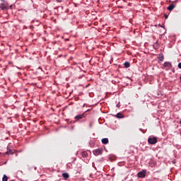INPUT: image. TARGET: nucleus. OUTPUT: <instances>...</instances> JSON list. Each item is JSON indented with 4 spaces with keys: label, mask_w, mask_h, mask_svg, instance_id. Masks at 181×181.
<instances>
[{
    "label": "nucleus",
    "mask_w": 181,
    "mask_h": 181,
    "mask_svg": "<svg viewBox=\"0 0 181 181\" xmlns=\"http://www.w3.org/2000/svg\"><path fill=\"white\" fill-rule=\"evenodd\" d=\"M148 142L150 145H155L158 142V138L149 136L148 139Z\"/></svg>",
    "instance_id": "f257e3e1"
},
{
    "label": "nucleus",
    "mask_w": 181,
    "mask_h": 181,
    "mask_svg": "<svg viewBox=\"0 0 181 181\" xmlns=\"http://www.w3.org/2000/svg\"><path fill=\"white\" fill-rule=\"evenodd\" d=\"M86 115H87L86 114V112L77 115L76 116H75L74 119H76V121H80V119H83V118H86Z\"/></svg>",
    "instance_id": "f03ea898"
},
{
    "label": "nucleus",
    "mask_w": 181,
    "mask_h": 181,
    "mask_svg": "<svg viewBox=\"0 0 181 181\" xmlns=\"http://www.w3.org/2000/svg\"><path fill=\"white\" fill-rule=\"evenodd\" d=\"M137 176H138V177H140L141 179H144V177H145L146 176V170H143L142 171L139 172L137 173Z\"/></svg>",
    "instance_id": "7ed1b4c3"
},
{
    "label": "nucleus",
    "mask_w": 181,
    "mask_h": 181,
    "mask_svg": "<svg viewBox=\"0 0 181 181\" xmlns=\"http://www.w3.org/2000/svg\"><path fill=\"white\" fill-rule=\"evenodd\" d=\"M93 155L95 156H98V155H103V149L102 148H98L93 151Z\"/></svg>",
    "instance_id": "20e7f679"
},
{
    "label": "nucleus",
    "mask_w": 181,
    "mask_h": 181,
    "mask_svg": "<svg viewBox=\"0 0 181 181\" xmlns=\"http://www.w3.org/2000/svg\"><path fill=\"white\" fill-rule=\"evenodd\" d=\"M163 66L170 70L172 69V63L170 62H164Z\"/></svg>",
    "instance_id": "39448f33"
},
{
    "label": "nucleus",
    "mask_w": 181,
    "mask_h": 181,
    "mask_svg": "<svg viewBox=\"0 0 181 181\" xmlns=\"http://www.w3.org/2000/svg\"><path fill=\"white\" fill-rule=\"evenodd\" d=\"M158 59L159 62H163V59H165V56L163 55V53L160 52L158 54V57H157Z\"/></svg>",
    "instance_id": "423d86ee"
},
{
    "label": "nucleus",
    "mask_w": 181,
    "mask_h": 181,
    "mask_svg": "<svg viewBox=\"0 0 181 181\" xmlns=\"http://www.w3.org/2000/svg\"><path fill=\"white\" fill-rule=\"evenodd\" d=\"M175 8H176V5L174 4H170V6H168V7L167 8V9H168V11H170V12H172V11H173V9H175Z\"/></svg>",
    "instance_id": "0eeeda50"
},
{
    "label": "nucleus",
    "mask_w": 181,
    "mask_h": 181,
    "mask_svg": "<svg viewBox=\"0 0 181 181\" xmlns=\"http://www.w3.org/2000/svg\"><path fill=\"white\" fill-rule=\"evenodd\" d=\"M0 8L1 9V11H5V9H8V7L5 6V4L1 3L0 4Z\"/></svg>",
    "instance_id": "6e6552de"
},
{
    "label": "nucleus",
    "mask_w": 181,
    "mask_h": 181,
    "mask_svg": "<svg viewBox=\"0 0 181 181\" xmlns=\"http://www.w3.org/2000/svg\"><path fill=\"white\" fill-rule=\"evenodd\" d=\"M108 142H109L108 138H104L102 139V144H103V145H107Z\"/></svg>",
    "instance_id": "1a4fd4ad"
},
{
    "label": "nucleus",
    "mask_w": 181,
    "mask_h": 181,
    "mask_svg": "<svg viewBox=\"0 0 181 181\" xmlns=\"http://www.w3.org/2000/svg\"><path fill=\"white\" fill-rule=\"evenodd\" d=\"M81 156L82 158H87V156H88V153L87 151H82Z\"/></svg>",
    "instance_id": "9d476101"
},
{
    "label": "nucleus",
    "mask_w": 181,
    "mask_h": 181,
    "mask_svg": "<svg viewBox=\"0 0 181 181\" xmlns=\"http://www.w3.org/2000/svg\"><path fill=\"white\" fill-rule=\"evenodd\" d=\"M82 169H83V165H80L79 166H78V168L76 170L77 173H81L82 172Z\"/></svg>",
    "instance_id": "9b49d317"
},
{
    "label": "nucleus",
    "mask_w": 181,
    "mask_h": 181,
    "mask_svg": "<svg viewBox=\"0 0 181 181\" xmlns=\"http://www.w3.org/2000/svg\"><path fill=\"white\" fill-rule=\"evenodd\" d=\"M116 117L119 118V119L124 118V115L122 113H121V112H118L116 115Z\"/></svg>",
    "instance_id": "f8f14e48"
},
{
    "label": "nucleus",
    "mask_w": 181,
    "mask_h": 181,
    "mask_svg": "<svg viewBox=\"0 0 181 181\" xmlns=\"http://www.w3.org/2000/svg\"><path fill=\"white\" fill-rule=\"evenodd\" d=\"M62 177H63L64 179H69V173H62Z\"/></svg>",
    "instance_id": "ddd939ff"
},
{
    "label": "nucleus",
    "mask_w": 181,
    "mask_h": 181,
    "mask_svg": "<svg viewBox=\"0 0 181 181\" xmlns=\"http://www.w3.org/2000/svg\"><path fill=\"white\" fill-rule=\"evenodd\" d=\"M124 67H126V69H128L129 67H130L131 64L128 62H124Z\"/></svg>",
    "instance_id": "4468645a"
},
{
    "label": "nucleus",
    "mask_w": 181,
    "mask_h": 181,
    "mask_svg": "<svg viewBox=\"0 0 181 181\" xmlns=\"http://www.w3.org/2000/svg\"><path fill=\"white\" fill-rule=\"evenodd\" d=\"M66 167L68 168V169H72L73 168V165L71 164V163H68L66 164Z\"/></svg>",
    "instance_id": "2eb2a0df"
},
{
    "label": "nucleus",
    "mask_w": 181,
    "mask_h": 181,
    "mask_svg": "<svg viewBox=\"0 0 181 181\" xmlns=\"http://www.w3.org/2000/svg\"><path fill=\"white\" fill-rule=\"evenodd\" d=\"M2 181H8V176L6 175H4Z\"/></svg>",
    "instance_id": "dca6fc26"
},
{
    "label": "nucleus",
    "mask_w": 181,
    "mask_h": 181,
    "mask_svg": "<svg viewBox=\"0 0 181 181\" xmlns=\"http://www.w3.org/2000/svg\"><path fill=\"white\" fill-rule=\"evenodd\" d=\"M9 152H11V150H9V148H7V151L6 152V155H9Z\"/></svg>",
    "instance_id": "f3484780"
},
{
    "label": "nucleus",
    "mask_w": 181,
    "mask_h": 181,
    "mask_svg": "<svg viewBox=\"0 0 181 181\" xmlns=\"http://www.w3.org/2000/svg\"><path fill=\"white\" fill-rule=\"evenodd\" d=\"M165 19H168L169 18V16L168 14H164Z\"/></svg>",
    "instance_id": "a211bd4d"
},
{
    "label": "nucleus",
    "mask_w": 181,
    "mask_h": 181,
    "mask_svg": "<svg viewBox=\"0 0 181 181\" xmlns=\"http://www.w3.org/2000/svg\"><path fill=\"white\" fill-rule=\"evenodd\" d=\"M178 69H181V62L178 64Z\"/></svg>",
    "instance_id": "6ab92c4d"
},
{
    "label": "nucleus",
    "mask_w": 181,
    "mask_h": 181,
    "mask_svg": "<svg viewBox=\"0 0 181 181\" xmlns=\"http://www.w3.org/2000/svg\"><path fill=\"white\" fill-rule=\"evenodd\" d=\"M73 159L74 160L72 161V163H74V162H76V158H73Z\"/></svg>",
    "instance_id": "aec40b11"
},
{
    "label": "nucleus",
    "mask_w": 181,
    "mask_h": 181,
    "mask_svg": "<svg viewBox=\"0 0 181 181\" xmlns=\"http://www.w3.org/2000/svg\"><path fill=\"white\" fill-rule=\"evenodd\" d=\"M79 69H80V70H81V67H79ZM81 71H83V73H86V71L81 70Z\"/></svg>",
    "instance_id": "412c9836"
},
{
    "label": "nucleus",
    "mask_w": 181,
    "mask_h": 181,
    "mask_svg": "<svg viewBox=\"0 0 181 181\" xmlns=\"http://www.w3.org/2000/svg\"><path fill=\"white\" fill-rule=\"evenodd\" d=\"M38 69H40V70H42V68H41V67H39Z\"/></svg>",
    "instance_id": "4be33fe9"
},
{
    "label": "nucleus",
    "mask_w": 181,
    "mask_h": 181,
    "mask_svg": "<svg viewBox=\"0 0 181 181\" xmlns=\"http://www.w3.org/2000/svg\"><path fill=\"white\" fill-rule=\"evenodd\" d=\"M88 111H90V110H86V112H87Z\"/></svg>",
    "instance_id": "5701e85b"
},
{
    "label": "nucleus",
    "mask_w": 181,
    "mask_h": 181,
    "mask_svg": "<svg viewBox=\"0 0 181 181\" xmlns=\"http://www.w3.org/2000/svg\"><path fill=\"white\" fill-rule=\"evenodd\" d=\"M90 128H91V127H92L91 124H90Z\"/></svg>",
    "instance_id": "b1692460"
},
{
    "label": "nucleus",
    "mask_w": 181,
    "mask_h": 181,
    "mask_svg": "<svg viewBox=\"0 0 181 181\" xmlns=\"http://www.w3.org/2000/svg\"><path fill=\"white\" fill-rule=\"evenodd\" d=\"M4 165H6V162L4 163Z\"/></svg>",
    "instance_id": "393cba45"
},
{
    "label": "nucleus",
    "mask_w": 181,
    "mask_h": 181,
    "mask_svg": "<svg viewBox=\"0 0 181 181\" xmlns=\"http://www.w3.org/2000/svg\"><path fill=\"white\" fill-rule=\"evenodd\" d=\"M117 107H119V105H117Z\"/></svg>",
    "instance_id": "a878e982"
},
{
    "label": "nucleus",
    "mask_w": 181,
    "mask_h": 181,
    "mask_svg": "<svg viewBox=\"0 0 181 181\" xmlns=\"http://www.w3.org/2000/svg\"><path fill=\"white\" fill-rule=\"evenodd\" d=\"M35 170H36V168H35Z\"/></svg>",
    "instance_id": "bb28decb"
}]
</instances>
